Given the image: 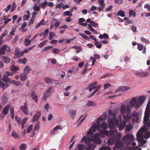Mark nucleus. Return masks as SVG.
Segmentation results:
<instances>
[{
	"label": "nucleus",
	"instance_id": "1",
	"mask_svg": "<svg viewBox=\"0 0 150 150\" xmlns=\"http://www.w3.org/2000/svg\"><path fill=\"white\" fill-rule=\"evenodd\" d=\"M108 113L110 117L107 118V121L109 123L108 127L110 130H116L115 129L116 125L119 127L120 130H122L125 128L126 125L125 121L123 120L122 122L121 119L117 120L116 114L111 110H108Z\"/></svg>",
	"mask_w": 150,
	"mask_h": 150
},
{
	"label": "nucleus",
	"instance_id": "2",
	"mask_svg": "<svg viewBox=\"0 0 150 150\" xmlns=\"http://www.w3.org/2000/svg\"><path fill=\"white\" fill-rule=\"evenodd\" d=\"M100 125H97L96 123H93L92 125L91 128L88 132L87 134L90 135V134H93L92 130L95 132L96 129L99 131V132L101 134L105 135L108 137L113 136L117 132V130H110L108 131L103 130L100 131Z\"/></svg>",
	"mask_w": 150,
	"mask_h": 150
},
{
	"label": "nucleus",
	"instance_id": "3",
	"mask_svg": "<svg viewBox=\"0 0 150 150\" xmlns=\"http://www.w3.org/2000/svg\"><path fill=\"white\" fill-rule=\"evenodd\" d=\"M145 129L143 128H141L137 132L136 136L138 142L141 144L142 145H144L146 143V141L144 139V134Z\"/></svg>",
	"mask_w": 150,
	"mask_h": 150
},
{
	"label": "nucleus",
	"instance_id": "4",
	"mask_svg": "<svg viewBox=\"0 0 150 150\" xmlns=\"http://www.w3.org/2000/svg\"><path fill=\"white\" fill-rule=\"evenodd\" d=\"M93 141L96 143L100 144L101 143V140L100 137V135L98 133H96L95 134H90Z\"/></svg>",
	"mask_w": 150,
	"mask_h": 150
},
{
	"label": "nucleus",
	"instance_id": "5",
	"mask_svg": "<svg viewBox=\"0 0 150 150\" xmlns=\"http://www.w3.org/2000/svg\"><path fill=\"white\" fill-rule=\"evenodd\" d=\"M129 111H131V109L130 106L128 104H127V105L123 104L121 106L120 112L122 115H125L127 111L129 112Z\"/></svg>",
	"mask_w": 150,
	"mask_h": 150
},
{
	"label": "nucleus",
	"instance_id": "6",
	"mask_svg": "<svg viewBox=\"0 0 150 150\" xmlns=\"http://www.w3.org/2000/svg\"><path fill=\"white\" fill-rule=\"evenodd\" d=\"M146 99L145 96H142L139 97L137 100V103L136 105L135 108H137L139 107L144 103Z\"/></svg>",
	"mask_w": 150,
	"mask_h": 150
},
{
	"label": "nucleus",
	"instance_id": "7",
	"mask_svg": "<svg viewBox=\"0 0 150 150\" xmlns=\"http://www.w3.org/2000/svg\"><path fill=\"white\" fill-rule=\"evenodd\" d=\"M20 49L18 47L16 48L15 49L14 54L16 58H19L23 55V53L22 51H20Z\"/></svg>",
	"mask_w": 150,
	"mask_h": 150
},
{
	"label": "nucleus",
	"instance_id": "8",
	"mask_svg": "<svg viewBox=\"0 0 150 150\" xmlns=\"http://www.w3.org/2000/svg\"><path fill=\"white\" fill-rule=\"evenodd\" d=\"M28 105L26 102L24 103L23 106H21L20 109L22 110L23 112L26 115H28V112L27 111Z\"/></svg>",
	"mask_w": 150,
	"mask_h": 150
},
{
	"label": "nucleus",
	"instance_id": "9",
	"mask_svg": "<svg viewBox=\"0 0 150 150\" xmlns=\"http://www.w3.org/2000/svg\"><path fill=\"white\" fill-rule=\"evenodd\" d=\"M150 116V112L145 111L144 118V124H147V122L149 120Z\"/></svg>",
	"mask_w": 150,
	"mask_h": 150
},
{
	"label": "nucleus",
	"instance_id": "10",
	"mask_svg": "<svg viewBox=\"0 0 150 150\" xmlns=\"http://www.w3.org/2000/svg\"><path fill=\"white\" fill-rule=\"evenodd\" d=\"M7 95L6 93H4L3 94L1 99V103L2 104H5L6 103L8 100Z\"/></svg>",
	"mask_w": 150,
	"mask_h": 150
},
{
	"label": "nucleus",
	"instance_id": "11",
	"mask_svg": "<svg viewBox=\"0 0 150 150\" xmlns=\"http://www.w3.org/2000/svg\"><path fill=\"white\" fill-rule=\"evenodd\" d=\"M122 139L124 142L126 141H128V140H129V141H131L132 142L134 140V137L132 135L128 134L123 137Z\"/></svg>",
	"mask_w": 150,
	"mask_h": 150
},
{
	"label": "nucleus",
	"instance_id": "12",
	"mask_svg": "<svg viewBox=\"0 0 150 150\" xmlns=\"http://www.w3.org/2000/svg\"><path fill=\"white\" fill-rule=\"evenodd\" d=\"M137 102V99L135 97H133L129 101V104L132 108L134 107H135Z\"/></svg>",
	"mask_w": 150,
	"mask_h": 150
},
{
	"label": "nucleus",
	"instance_id": "13",
	"mask_svg": "<svg viewBox=\"0 0 150 150\" xmlns=\"http://www.w3.org/2000/svg\"><path fill=\"white\" fill-rule=\"evenodd\" d=\"M124 146L123 143L122 142H118L116 143L115 146L113 147L114 150H118Z\"/></svg>",
	"mask_w": 150,
	"mask_h": 150
},
{
	"label": "nucleus",
	"instance_id": "14",
	"mask_svg": "<svg viewBox=\"0 0 150 150\" xmlns=\"http://www.w3.org/2000/svg\"><path fill=\"white\" fill-rule=\"evenodd\" d=\"M130 89V88L127 86H121L117 89L115 93L118 92L120 91H125Z\"/></svg>",
	"mask_w": 150,
	"mask_h": 150
},
{
	"label": "nucleus",
	"instance_id": "15",
	"mask_svg": "<svg viewBox=\"0 0 150 150\" xmlns=\"http://www.w3.org/2000/svg\"><path fill=\"white\" fill-rule=\"evenodd\" d=\"M136 74L137 75L140 76L141 77H144L148 76L149 75V73L144 71H141L136 73Z\"/></svg>",
	"mask_w": 150,
	"mask_h": 150
},
{
	"label": "nucleus",
	"instance_id": "16",
	"mask_svg": "<svg viewBox=\"0 0 150 150\" xmlns=\"http://www.w3.org/2000/svg\"><path fill=\"white\" fill-rule=\"evenodd\" d=\"M1 60L2 61L5 63H9L10 61V58L6 56H2L1 57Z\"/></svg>",
	"mask_w": 150,
	"mask_h": 150
},
{
	"label": "nucleus",
	"instance_id": "17",
	"mask_svg": "<svg viewBox=\"0 0 150 150\" xmlns=\"http://www.w3.org/2000/svg\"><path fill=\"white\" fill-rule=\"evenodd\" d=\"M41 113L40 111H38L36 115L34 116L32 119L33 122H36L39 119Z\"/></svg>",
	"mask_w": 150,
	"mask_h": 150
},
{
	"label": "nucleus",
	"instance_id": "18",
	"mask_svg": "<svg viewBox=\"0 0 150 150\" xmlns=\"http://www.w3.org/2000/svg\"><path fill=\"white\" fill-rule=\"evenodd\" d=\"M31 70L32 69L30 68L28 66H27L25 67L23 71V73L27 75L28 74Z\"/></svg>",
	"mask_w": 150,
	"mask_h": 150
},
{
	"label": "nucleus",
	"instance_id": "19",
	"mask_svg": "<svg viewBox=\"0 0 150 150\" xmlns=\"http://www.w3.org/2000/svg\"><path fill=\"white\" fill-rule=\"evenodd\" d=\"M10 107L9 105H7L5 107L3 111V113L4 115H6L8 114Z\"/></svg>",
	"mask_w": 150,
	"mask_h": 150
},
{
	"label": "nucleus",
	"instance_id": "20",
	"mask_svg": "<svg viewBox=\"0 0 150 150\" xmlns=\"http://www.w3.org/2000/svg\"><path fill=\"white\" fill-rule=\"evenodd\" d=\"M91 140H92L91 137L89 138L88 137L87 138L85 137L81 139V142H82L83 141H84L85 143L87 144H89L91 142Z\"/></svg>",
	"mask_w": 150,
	"mask_h": 150
},
{
	"label": "nucleus",
	"instance_id": "21",
	"mask_svg": "<svg viewBox=\"0 0 150 150\" xmlns=\"http://www.w3.org/2000/svg\"><path fill=\"white\" fill-rule=\"evenodd\" d=\"M121 138V134L120 133H119L116 135L113 138V139H114V141L116 142H119L120 139Z\"/></svg>",
	"mask_w": 150,
	"mask_h": 150
},
{
	"label": "nucleus",
	"instance_id": "22",
	"mask_svg": "<svg viewBox=\"0 0 150 150\" xmlns=\"http://www.w3.org/2000/svg\"><path fill=\"white\" fill-rule=\"evenodd\" d=\"M54 91V89L52 87H50L45 92L49 96H50L51 94H52V92Z\"/></svg>",
	"mask_w": 150,
	"mask_h": 150
},
{
	"label": "nucleus",
	"instance_id": "23",
	"mask_svg": "<svg viewBox=\"0 0 150 150\" xmlns=\"http://www.w3.org/2000/svg\"><path fill=\"white\" fill-rule=\"evenodd\" d=\"M20 80L22 81H26L27 79V75L23 73L21 74L20 76Z\"/></svg>",
	"mask_w": 150,
	"mask_h": 150
},
{
	"label": "nucleus",
	"instance_id": "24",
	"mask_svg": "<svg viewBox=\"0 0 150 150\" xmlns=\"http://www.w3.org/2000/svg\"><path fill=\"white\" fill-rule=\"evenodd\" d=\"M2 80L4 82H9L10 83L11 82V81L8 77V76L6 75H5L3 76L2 78Z\"/></svg>",
	"mask_w": 150,
	"mask_h": 150
},
{
	"label": "nucleus",
	"instance_id": "25",
	"mask_svg": "<svg viewBox=\"0 0 150 150\" xmlns=\"http://www.w3.org/2000/svg\"><path fill=\"white\" fill-rule=\"evenodd\" d=\"M130 111H129V112L127 111V115H124V118L125 120H128L132 118V115Z\"/></svg>",
	"mask_w": 150,
	"mask_h": 150
},
{
	"label": "nucleus",
	"instance_id": "26",
	"mask_svg": "<svg viewBox=\"0 0 150 150\" xmlns=\"http://www.w3.org/2000/svg\"><path fill=\"white\" fill-rule=\"evenodd\" d=\"M114 142H115L114 141L113 138L111 137L107 141V144L108 145H112Z\"/></svg>",
	"mask_w": 150,
	"mask_h": 150
},
{
	"label": "nucleus",
	"instance_id": "27",
	"mask_svg": "<svg viewBox=\"0 0 150 150\" xmlns=\"http://www.w3.org/2000/svg\"><path fill=\"white\" fill-rule=\"evenodd\" d=\"M9 84L7 83H3L0 84V88H2V91H4V89L6 88L8 86Z\"/></svg>",
	"mask_w": 150,
	"mask_h": 150
},
{
	"label": "nucleus",
	"instance_id": "28",
	"mask_svg": "<svg viewBox=\"0 0 150 150\" xmlns=\"http://www.w3.org/2000/svg\"><path fill=\"white\" fill-rule=\"evenodd\" d=\"M99 38L100 39H102L104 38L105 39H108L109 38V37L108 35L106 33H104L103 34L100 35L99 36Z\"/></svg>",
	"mask_w": 150,
	"mask_h": 150
},
{
	"label": "nucleus",
	"instance_id": "29",
	"mask_svg": "<svg viewBox=\"0 0 150 150\" xmlns=\"http://www.w3.org/2000/svg\"><path fill=\"white\" fill-rule=\"evenodd\" d=\"M96 147V145L93 144H88L87 149V150H93V149Z\"/></svg>",
	"mask_w": 150,
	"mask_h": 150
},
{
	"label": "nucleus",
	"instance_id": "30",
	"mask_svg": "<svg viewBox=\"0 0 150 150\" xmlns=\"http://www.w3.org/2000/svg\"><path fill=\"white\" fill-rule=\"evenodd\" d=\"M11 83H13L16 86H19L21 84V82L20 81H16L14 80H12L11 81Z\"/></svg>",
	"mask_w": 150,
	"mask_h": 150
},
{
	"label": "nucleus",
	"instance_id": "31",
	"mask_svg": "<svg viewBox=\"0 0 150 150\" xmlns=\"http://www.w3.org/2000/svg\"><path fill=\"white\" fill-rule=\"evenodd\" d=\"M45 81L46 83L47 84H50L51 83L52 81V79L48 77H46L45 78Z\"/></svg>",
	"mask_w": 150,
	"mask_h": 150
},
{
	"label": "nucleus",
	"instance_id": "32",
	"mask_svg": "<svg viewBox=\"0 0 150 150\" xmlns=\"http://www.w3.org/2000/svg\"><path fill=\"white\" fill-rule=\"evenodd\" d=\"M10 69L11 71H14L18 70L19 69V68L18 66H10Z\"/></svg>",
	"mask_w": 150,
	"mask_h": 150
},
{
	"label": "nucleus",
	"instance_id": "33",
	"mask_svg": "<svg viewBox=\"0 0 150 150\" xmlns=\"http://www.w3.org/2000/svg\"><path fill=\"white\" fill-rule=\"evenodd\" d=\"M76 113V110H70L69 111V114L72 117H74Z\"/></svg>",
	"mask_w": 150,
	"mask_h": 150
},
{
	"label": "nucleus",
	"instance_id": "34",
	"mask_svg": "<svg viewBox=\"0 0 150 150\" xmlns=\"http://www.w3.org/2000/svg\"><path fill=\"white\" fill-rule=\"evenodd\" d=\"M87 105L89 106H95L96 105L95 103L91 100H88L87 101Z\"/></svg>",
	"mask_w": 150,
	"mask_h": 150
},
{
	"label": "nucleus",
	"instance_id": "35",
	"mask_svg": "<svg viewBox=\"0 0 150 150\" xmlns=\"http://www.w3.org/2000/svg\"><path fill=\"white\" fill-rule=\"evenodd\" d=\"M104 1L103 0H100L98 2L99 5L101 7L104 8L105 6V4L104 3Z\"/></svg>",
	"mask_w": 150,
	"mask_h": 150
},
{
	"label": "nucleus",
	"instance_id": "36",
	"mask_svg": "<svg viewBox=\"0 0 150 150\" xmlns=\"http://www.w3.org/2000/svg\"><path fill=\"white\" fill-rule=\"evenodd\" d=\"M27 118H24L22 121L21 123V127L22 129H23L25 127V124L26 123Z\"/></svg>",
	"mask_w": 150,
	"mask_h": 150
},
{
	"label": "nucleus",
	"instance_id": "37",
	"mask_svg": "<svg viewBox=\"0 0 150 150\" xmlns=\"http://www.w3.org/2000/svg\"><path fill=\"white\" fill-rule=\"evenodd\" d=\"M31 43V41L30 40L28 39H25L24 45L25 46H27L29 45Z\"/></svg>",
	"mask_w": 150,
	"mask_h": 150
},
{
	"label": "nucleus",
	"instance_id": "38",
	"mask_svg": "<svg viewBox=\"0 0 150 150\" xmlns=\"http://www.w3.org/2000/svg\"><path fill=\"white\" fill-rule=\"evenodd\" d=\"M27 15H25L23 18H24L25 20H28V19L30 18V12L29 11H27Z\"/></svg>",
	"mask_w": 150,
	"mask_h": 150
},
{
	"label": "nucleus",
	"instance_id": "39",
	"mask_svg": "<svg viewBox=\"0 0 150 150\" xmlns=\"http://www.w3.org/2000/svg\"><path fill=\"white\" fill-rule=\"evenodd\" d=\"M117 15H119L122 17H124L125 16L124 11L121 10L118 11Z\"/></svg>",
	"mask_w": 150,
	"mask_h": 150
},
{
	"label": "nucleus",
	"instance_id": "40",
	"mask_svg": "<svg viewBox=\"0 0 150 150\" xmlns=\"http://www.w3.org/2000/svg\"><path fill=\"white\" fill-rule=\"evenodd\" d=\"M72 15V13H70V12L69 11H66L64 13L63 16H69L71 17Z\"/></svg>",
	"mask_w": 150,
	"mask_h": 150
},
{
	"label": "nucleus",
	"instance_id": "41",
	"mask_svg": "<svg viewBox=\"0 0 150 150\" xmlns=\"http://www.w3.org/2000/svg\"><path fill=\"white\" fill-rule=\"evenodd\" d=\"M26 145L25 144H23L20 145L19 148L20 150H25L26 149Z\"/></svg>",
	"mask_w": 150,
	"mask_h": 150
},
{
	"label": "nucleus",
	"instance_id": "42",
	"mask_svg": "<svg viewBox=\"0 0 150 150\" xmlns=\"http://www.w3.org/2000/svg\"><path fill=\"white\" fill-rule=\"evenodd\" d=\"M150 129V128H149ZM150 136V132H147L144 134V137L145 139H147Z\"/></svg>",
	"mask_w": 150,
	"mask_h": 150
},
{
	"label": "nucleus",
	"instance_id": "43",
	"mask_svg": "<svg viewBox=\"0 0 150 150\" xmlns=\"http://www.w3.org/2000/svg\"><path fill=\"white\" fill-rule=\"evenodd\" d=\"M11 136L15 139L18 138L19 135L14 131L11 134Z\"/></svg>",
	"mask_w": 150,
	"mask_h": 150
},
{
	"label": "nucleus",
	"instance_id": "44",
	"mask_svg": "<svg viewBox=\"0 0 150 150\" xmlns=\"http://www.w3.org/2000/svg\"><path fill=\"white\" fill-rule=\"evenodd\" d=\"M132 128V127L130 124L127 125L125 129L127 131H129Z\"/></svg>",
	"mask_w": 150,
	"mask_h": 150
},
{
	"label": "nucleus",
	"instance_id": "45",
	"mask_svg": "<svg viewBox=\"0 0 150 150\" xmlns=\"http://www.w3.org/2000/svg\"><path fill=\"white\" fill-rule=\"evenodd\" d=\"M99 149L100 150H111V148L108 146H103L100 148Z\"/></svg>",
	"mask_w": 150,
	"mask_h": 150
},
{
	"label": "nucleus",
	"instance_id": "46",
	"mask_svg": "<svg viewBox=\"0 0 150 150\" xmlns=\"http://www.w3.org/2000/svg\"><path fill=\"white\" fill-rule=\"evenodd\" d=\"M90 24H91L94 27L97 28L98 27V24L96 23L93 21H91L90 22Z\"/></svg>",
	"mask_w": 150,
	"mask_h": 150
},
{
	"label": "nucleus",
	"instance_id": "47",
	"mask_svg": "<svg viewBox=\"0 0 150 150\" xmlns=\"http://www.w3.org/2000/svg\"><path fill=\"white\" fill-rule=\"evenodd\" d=\"M53 48V46L52 45H49L48 46L44 47L43 49L42 50V51H44L45 50H48L50 49H52Z\"/></svg>",
	"mask_w": 150,
	"mask_h": 150
},
{
	"label": "nucleus",
	"instance_id": "48",
	"mask_svg": "<svg viewBox=\"0 0 150 150\" xmlns=\"http://www.w3.org/2000/svg\"><path fill=\"white\" fill-rule=\"evenodd\" d=\"M108 125L107 123H102L101 124V128L103 129H106L108 127Z\"/></svg>",
	"mask_w": 150,
	"mask_h": 150
},
{
	"label": "nucleus",
	"instance_id": "49",
	"mask_svg": "<svg viewBox=\"0 0 150 150\" xmlns=\"http://www.w3.org/2000/svg\"><path fill=\"white\" fill-rule=\"evenodd\" d=\"M141 40L142 42L144 43H147L148 44H149L150 43V42L148 40L146 39L143 38H141Z\"/></svg>",
	"mask_w": 150,
	"mask_h": 150
},
{
	"label": "nucleus",
	"instance_id": "50",
	"mask_svg": "<svg viewBox=\"0 0 150 150\" xmlns=\"http://www.w3.org/2000/svg\"><path fill=\"white\" fill-rule=\"evenodd\" d=\"M49 39L50 40L53 39L54 38V36L55 34L54 33H53V32H50L49 33Z\"/></svg>",
	"mask_w": 150,
	"mask_h": 150
},
{
	"label": "nucleus",
	"instance_id": "51",
	"mask_svg": "<svg viewBox=\"0 0 150 150\" xmlns=\"http://www.w3.org/2000/svg\"><path fill=\"white\" fill-rule=\"evenodd\" d=\"M79 35L81 36L83 38H84V39L86 40H88L89 39L87 36H86V35L83 33H80Z\"/></svg>",
	"mask_w": 150,
	"mask_h": 150
},
{
	"label": "nucleus",
	"instance_id": "52",
	"mask_svg": "<svg viewBox=\"0 0 150 150\" xmlns=\"http://www.w3.org/2000/svg\"><path fill=\"white\" fill-rule=\"evenodd\" d=\"M26 61L27 59L25 57L23 59H19V62H22L24 64L26 63Z\"/></svg>",
	"mask_w": 150,
	"mask_h": 150
},
{
	"label": "nucleus",
	"instance_id": "53",
	"mask_svg": "<svg viewBox=\"0 0 150 150\" xmlns=\"http://www.w3.org/2000/svg\"><path fill=\"white\" fill-rule=\"evenodd\" d=\"M33 128V126L32 125H30L27 128V132L28 133L30 132V131L32 130Z\"/></svg>",
	"mask_w": 150,
	"mask_h": 150
},
{
	"label": "nucleus",
	"instance_id": "54",
	"mask_svg": "<svg viewBox=\"0 0 150 150\" xmlns=\"http://www.w3.org/2000/svg\"><path fill=\"white\" fill-rule=\"evenodd\" d=\"M77 147L79 150H83L84 149V146L82 144H79Z\"/></svg>",
	"mask_w": 150,
	"mask_h": 150
},
{
	"label": "nucleus",
	"instance_id": "55",
	"mask_svg": "<svg viewBox=\"0 0 150 150\" xmlns=\"http://www.w3.org/2000/svg\"><path fill=\"white\" fill-rule=\"evenodd\" d=\"M39 122H38L36 124L35 126L34 127V129L35 130H38L39 128Z\"/></svg>",
	"mask_w": 150,
	"mask_h": 150
},
{
	"label": "nucleus",
	"instance_id": "56",
	"mask_svg": "<svg viewBox=\"0 0 150 150\" xmlns=\"http://www.w3.org/2000/svg\"><path fill=\"white\" fill-rule=\"evenodd\" d=\"M16 4L15 2H13L12 4V8L11 10V12H12L14 11L16 8Z\"/></svg>",
	"mask_w": 150,
	"mask_h": 150
},
{
	"label": "nucleus",
	"instance_id": "57",
	"mask_svg": "<svg viewBox=\"0 0 150 150\" xmlns=\"http://www.w3.org/2000/svg\"><path fill=\"white\" fill-rule=\"evenodd\" d=\"M52 51L54 53H58L60 52V50L57 48H54L52 50Z\"/></svg>",
	"mask_w": 150,
	"mask_h": 150
},
{
	"label": "nucleus",
	"instance_id": "58",
	"mask_svg": "<svg viewBox=\"0 0 150 150\" xmlns=\"http://www.w3.org/2000/svg\"><path fill=\"white\" fill-rule=\"evenodd\" d=\"M150 102H149V101L147 104V106H146V109L145 110V111L150 112Z\"/></svg>",
	"mask_w": 150,
	"mask_h": 150
},
{
	"label": "nucleus",
	"instance_id": "59",
	"mask_svg": "<svg viewBox=\"0 0 150 150\" xmlns=\"http://www.w3.org/2000/svg\"><path fill=\"white\" fill-rule=\"evenodd\" d=\"M41 7V8H43L45 7L46 5L47 4V3L46 1H44L43 3H42L40 4Z\"/></svg>",
	"mask_w": 150,
	"mask_h": 150
},
{
	"label": "nucleus",
	"instance_id": "60",
	"mask_svg": "<svg viewBox=\"0 0 150 150\" xmlns=\"http://www.w3.org/2000/svg\"><path fill=\"white\" fill-rule=\"evenodd\" d=\"M49 96L45 92L43 93V96L42 98L44 100H47V97Z\"/></svg>",
	"mask_w": 150,
	"mask_h": 150
},
{
	"label": "nucleus",
	"instance_id": "61",
	"mask_svg": "<svg viewBox=\"0 0 150 150\" xmlns=\"http://www.w3.org/2000/svg\"><path fill=\"white\" fill-rule=\"evenodd\" d=\"M103 120V118L102 117H99L97 119L96 122L99 125H100V121H102Z\"/></svg>",
	"mask_w": 150,
	"mask_h": 150
},
{
	"label": "nucleus",
	"instance_id": "62",
	"mask_svg": "<svg viewBox=\"0 0 150 150\" xmlns=\"http://www.w3.org/2000/svg\"><path fill=\"white\" fill-rule=\"evenodd\" d=\"M138 49L139 50H141L144 48V46L143 45H142L140 44H137Z\"/></svg>",
	"mask_w": 150,
	"mask_h": 150
},
{
	"label": "nucleus",
	"instance_id": "63",
	"mask_svg": "<svg viewBox=\"0 0 150 150\" xmlns=\"http://www.w3.org/2000/svg\"><path fill=\"white\" fill-rule=\"evenodd\" d=\"M62 127L60 125H57L53 129V130L54 131H56L57 129H62Z\"/></svg>",
	"mask_w": 150,
	"mask_h": 150
},
{
	"label": "nucleus",
	"instance_id": "64",
	"mask_svg": "<svg viewBox=\"0 0 150 150\" xmlns=\"http://www.w3.org/2000/svg\"><path fill=\"white\" fill-rule=\"evenodd\" d=\"M38 96L37 95H35L33 97H32V98L33 100H34L36 103H37L38 101Z\"/></svg>",
	"mask_w": 150,
	"mask_h": 150
}]
</instances>
